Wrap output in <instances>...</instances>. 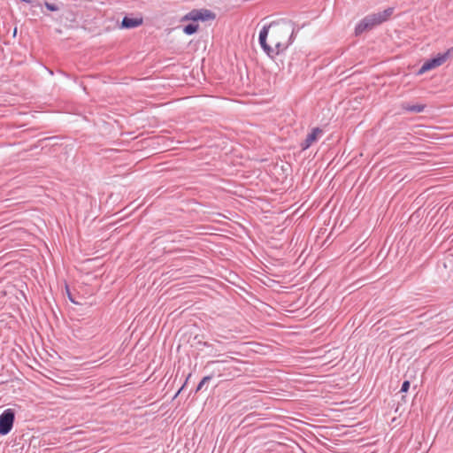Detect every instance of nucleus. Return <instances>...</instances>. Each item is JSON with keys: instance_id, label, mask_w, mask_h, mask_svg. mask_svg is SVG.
<instances>
[{"instance_id": "nucleus-8", "label": "nucleus", "mask_w": 453, "mask_h": 453, "mask_svg": "<svg viewBox=\"0 0 453 453\" xmlns=\"http://www.w3.org/2000/svg\"><path fill=\"white\" fill-rule=\"evenodd\" d=\"M322 130L319 127H315L311 130V132L306 136V139L301 143L302 150H307L313 142H315L319 137L322 134Z\"/></svg>"}, {"instance_id": "nucleus-14", "label": "nucleus", "mask_w": 453, "mask_h": 453, "mask_svg": "<svg viewBox=\"0 0 453 453\" xmlns=\"http://www.w3.org/2000/svg\"><path fill=\"white\" fill-rule=\"evenodd\" d=\"M410 388V382L408 380H405L402 384L401 392H407Z\"/></svg>"}, {"instance_id": "nucleus-15", "label": "nucleus", "mask_w": 453, "mask_h": 453, "mask_svg": "<svg viewBox=\"0 0 453 453\" xmlns=\"http://www.w3.org/2000/svg\"><path fill=\"white\" fill-rule=\"evenodd\" d=\"M225 361H222V360H212V361H209L207 363V366H210V365H218V364H221V363H224Z\"/></svg>"}, {"instance_id": "nucleus-16", "label": "nucleus", "mask_w": 453, "mask_h": 453, "mask_svg": "<svg viewBox=\"0 0 453 453\" xmlns=\"http://www.w3.org/2000/svg\"><path fill=\"white\" fill-rule=\"evenodd\" d=\"M69 299H70L71 302L76 303V302L71 296H69Z\"/></svg>"}, {"instance_id": "nucleus-5", "label": "nucleus", "mask_w": 453, "mask_h": 453, "mask_svg": "<svg viewBox=\"0 0 453 453\" xmlns=\"http://www.w3.org/2000/svg\"><path fill=\"white\" fill-rule=\"evenodd\" d=\"M15 412L12 409H6L0 415V434H7L12 428Z\"/></svg>"}, {"instance_id": "nucleus-11", "label": "nucleus", "mask_w": 453, "mask_h": 453, "mask_svg": "<svg viewBox=\"0 0 453 453\" xmlns=\"http://www.w3.org/2000/svg\"><path fill=\"white\" fill-rule=\"evenodd\" d=\"M199 26L197 24H188L183 27L186 35H193L197 32Z\"/></svg>"}, {"instance_id": "nucleus-1", "label": "nucleus", "mask_w": 453, "mask_h": 453, "mask_svg": "<svg viewBox=\"0 0 453 453\" xmlns=\"http://www.w3.org/2000/svg\"><path fill=\"white\" fill-rule=\"evenodd\" d=\"M266 27H269L270 40L278 54L286 50L292 43L295 27L291 21L285 19L273 21Z\"/></svg>"}, {"instance_id": "nucleus-13", "label": "nucleus", "mask_w": 453, "mask_h": 453, "mask_svg": "<svg viewBox=\"0 0 453 453\" xmlns=\"http://www.w3.org/2000/svg\"><path fill=\"white\" fill-rule=\"evenodd\" d=\"M45 7L49 10V11H51V12H55V11H58V7L53 4H50V3H48L46 2L45 3Z\"/></svg>"}, {"instance_id": "nucleus-4", "label": "nucleus", "mask_w": 453, "mask_h": 453, "mask_svg": "<svg viewBox=\"0 0 453 453\" xmlns=\"http://www.w3.org/2000/svg\"><path fill=\"white\" fill-rule=\"evenodd\" d=\"M216 18L215 13L207 9H193L185 14L180 21H207L213 20Z\"/></svg>"}, {"instance_id": "nucleus-3", "label": "nucleus", "mask_w": 453, "mask_h": 453, "mask_svg": "<svg viewBox=\"0 0 453 453\" xmlns=\"http://www.w3.org/2000/svg\"><path fill=\"white\" fill-rule=\"evenodd\" d=\"M451 57H453V47L449 49L446 52L438 54L435 58L426 61L418 70V73L423 74L433 70L444 64Z\"/></svg>"}, {"instance_id": "nucleus-7", "label": "nucleus", "mask_w": 453, "mask_h": 453, "mask_svg": "<svg viewBox=\"0 0 453 453\" xmlns=\"http://www.w3.org/2000/svg\"><path fill=\"white\" fill-rule=\"evenodd\" d=\"M269 35V27H266V26H265L260 33H259V43L262 47V49L264 50V51L269 56V57H273L274 55H278V53L276 52V49L275 47H271L267 42H266V39H267V36Z\"/></svg>"}, {"instance_id": "nucleus-2", "label": "nucleus", "mask_w": 453, "mask_h": 453, "mask_svg": "<svg viewBox=\"0 0 453 453\" xmlns=\"http://www.w3.org/2000/svg\"><path fill=\"white\" fill-rule=\"evenodd\" d=\"M393 14V8H388L382 12L377 13H372L365 16L360 22L356 26L355 33L357 35H361L366 30H371L374 27L380 25L389 19Z\"/></svg>"}, {"instance_id": "nucleus-12", "label": "nucleus", "mask_w": 453, "mask_h": 453, "mask_svg": "<svg viewBox=\"0 0 453 453\" xmlns=\"http://www.w3.org/2000/svg\"><path fill=\"white\" fill-rule=\"evenodd\" d=\"M211 379H212V375H208V376L203 377L202 379V380L198 383L196 391V392L200 391L203 388V385L205 383H207L208 381H210Z\"/></svg>"}, {"instance_id": "nucleus-9", "label": "nucleus", "mask_w": 453, "mask_h": 453, "mask_svg": "<svg viewBox=\"0 0 453 453\" xmlns=\"http://www.w3.org/2000/svg\"><path fill=\"white\" fill-rule=\"evenodd\" d=\"M143 23L142 18L124 17L121 22V27L131 29L141 26Z\"/></svg>"}, {"instance_id": "nucleus-10", "label": "nucleus", "mask_w": 453, "mask_h": 453, "mask_svg": "<svg viewBox=\"0 0 453 453\" xmlns=\"http://www.w3.org/2000/svg\"><path fill=\"white\" fill-rule=\"evenodd\" d=\"M403 108L411 112H422L425 109V105L423 104H405Z\"/></svg>"}, {"instance_id": "nucleus-6", "label": "nucleus", "mask_w": 453, "mask_h": 453, "mask_svg": "<svg viewBox=\"0 0 453 453\" xmlns=\"http://www.w3.org/2000/svg\"><path fill=\"white\" fill-rule=\"evenodd\" d=\"M269 35V27H266V26H265L260 33H259V43L262 47V49L264 50V51L269 56V57H273L274 55H278V53L276 52V49L275 47H271L267 42H266V39H267V36Z\"/></svg>"}, {"instance_id": "nucleus-17", "label": "nucleus", "mask_w": 453, "mask_h": 453, "mask_svg": "<svg viewBox=\"0 0 453 453\" xmlns=\"http://www.w3.org/2000/svg\"><path fill=\"white\" fill-rule=\"evenodd\" d=\"M190 376H191V373H188L186 381L190 378Z\"/></svg>"}]
</instances>
